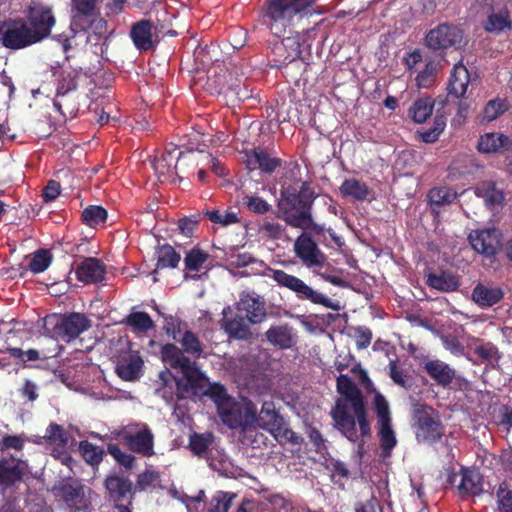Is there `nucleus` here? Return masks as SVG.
Returning <instances> with one entry per match:
<instances>
[{
  "label": "nucleus",
  "mask_w": 512,
  "mask_h": 512,
  "mask_svg": "<svg viewBox=\"0 0 512 512\" xmlns=\"http://www.w3.org/2000/svg\"><path fill=\"white\" fill-rule=\"evenodd\" d=\"M208 258L209 254L206 251L199 247H193L185 255V269L188 271L198 272Z\"/></svg>",
  "instance_id": "obj_52"
},
{
  "label": "nucleus",
  "mask_w": 512,
  "mask_h": 512,
  "mask_svg": "<svg viewBox=\"0 0 512 512\" xmlns=\"http://www.w3.org/2000/svg\"><path fill=\"white\" fill-rule=\"evenodd\" d=\"M340 192L344 196L352 197L355 200H366L370 194V189L366 183L355 178L345 179L340 186Z\"/></svg>",
  "instance_id": "obj_38"
},
{
  "label": "nucleus",
  "mask_w": 512,
  "mask_h": 512,
  "mask_svg": "<svg viewBox=\"0 0 512 512\" xmlns=\"http://www.w3.org/2000/svg\"><path fill=\"white\" fill-rule=\"evenodd\" d=\"M304 230L294 242V252L302 264L308 268L322 267L326 256L312 236Z\"/></svg>",
  "instance_id": "obj_13"
},
{
  "label": "nucleus",
  "mask_w": 512,
  "mask_h": 512,
  "mask_svg": "<svg viewBox=\"0 0 512 512\" xmlns=\"http://www.w3.org/2000/svg\"><path fill=\"white\" fill-rule=\"evenodd\" d=\"M107 452L124 468L131 469L133 467L135 457L132 454L122 451L118 444L109 443L107 445Z\"/></svg>",
  "instance_id": "obj_59"
},
{
  "label": "nucleus",
  "mask_w": 512,
  "mask_h": 512,
  "mask_svg": "<svg viewBox=\"0 0 512 512\" xmlns=\"http://www.w3.org/2000/svg\"><path fill=\"white\" fill-rule=\"evenodd\" d=\"M74 21L96 16L97 0H71Z\"/></svg>",
  "instance_id": "obj_49"
},
{
  "label": "nucleus",
  "mask_w": 512,
  "mask_h": 512,
  "mask_svg": "<svg viewBox=\"0 0 512 512\" xmlns=\"http://www.w3.org/2000/svg\"><path fill=\"white\" fill-rule=\"evenodd\" d=\"M45 438L48 441L56 443L60 446H66L68 443V435L65 429L57 423L49 424L46 429Z\"/></svg>",
  "instance_id": "obj_60"
},
{
  "label": "nucleus",
  "mask_w": 512,
  "mask_h": 512,
  "mask_svg": "<svg viewBox=\"0 0 512 512\" xmlns=\"http://www.w3.org/2000/svg\"><path fill=\"white\" fill-rule=\"evenodd\" d=\"M182 154L178 148L172 147L166 149L162 155L155 159L153 168L159 175H166L173 172L176 169L177 162L180 155Z\"/></svg>",
  "instance_id": "obj_35"
},
{
  "label": "nucleus",
  "mask_w": 512,
  "mask_h": 512,
  "mask_svg": "<svg viewBox=\"0 0 512 512\" xmlns=\"http://www.w3.org/2000/svg\"><path fill=\"white\" fill-rule=\"evenodd\" d=\"M268 432H270L280 444L290 443L292 445H300L302 443V438L299 437L292 429L287 427L284 418H282V421L277 423L276 426L271 428Z\"/></svg>",
  "instance_id": "obj_43"
},
{
  "label": "nucleus",
  "mask_w": 512,
  "mask_h": 512,
  "mask_svg": "<svg viewBox=\"0 0 512 512\" xmlns=\"http://www.w3.org/2000/svg\"><path fill=\"white\" fill-rule=\"evenodd\" d=\"M214 435L211 432L193 433L189 437V449L196 456H204L213 443Z\"/></svg>",
  "instance_id": "obj_41"
},
{
  "label": "nucleus",
  "mask_w": 512,
  "mask_h": 512,
  "mask_svg": "<svg viewBox=\"0 0 512 512\" xmlns=\"http://www.w3.org/2000/svg\"><path fill=\"white\" fill-rule=\"evenodd\" d=\"M477 148L479 152L486 154L504 153L512 150V140L502 133H486L480 137Z\"/></svg>",
  "instance_id": "obj_25"
},
{
  "label": "nucleus",
  "mask_w": 512,
  "mask_h": 512,
  "mask_svg": "<svg viewBox=\"0 0 512 512\" xmlns=\"http://www.w3.org/2000/svg\"><path fill=\"white\" fill-rule=\"evenodd\" d=\"M243 200L248 209L256 214H265L271 208V205L259 196L247 195Z\"/></svg>",
  "instance_id": "obj_64"
},
{
  "label": "nucleus",
  "mask_w": 512,
  "mask_h": 512,
  "mask_svg": "<svg viewBox=\"0 0 512 512\" xmlns=\"http://www.w3.org/2000/svg\"><path fill=\"white\" fill-rule=\"evenodd\" d=\"M312 4V0H268L264 12L265 23L273 35L281 38L293 17Z\"/></svg>",
  "instance_id": "obj_5"
},
{
  "label": "nucleus",
  "mask_w": 512,
  "mask_h": 512,
  "mask_svg": "<svg viewBox=\"0 0 512 512\" xmlns=\"http://www.w3.org/2000/svg\"><path fill=\"white\" fill-rule=\"evenodd\" d=\"M286 52L284 58H273L277 67L288 65L299 59L302 54L301 44L294 37H286L273 45L272 53Z\"/></svg>",
  "instance_id": "obj_27"
},
{
  "label": "nucleus",
  "mask_w": 512,
  "mask_h": 512,
  "mask_svg": "<svg viewBox=\"0 0 512 512\" xmlns=\"http://www.w3.org/2000/svg\"><path fill=\"white\" fill-rule=\"evenodd\" d=\"M373 407L377 415L378 424L392 422L389 404L380 392H376L374 395Z\"/></svg>",
  "instance_id": "obj_57"
},
{
  "label": "nucleus",
  "mask_w": 512,
  "mask_h": 512,
  "mask_svg": "<svg viewBox=\"0 0 512 512\" xmlns=\"http://www.w3.org/2000/svg\"><path fill=\"white\" fill-rule=\"evenodd\" d=\"M236 307L246 313L247 321L251 324H260L267 316L265 302L255 292L241 293Z\"/></svg>",
  "instance_id": "obj_16"
},
{
  "label": "nucleus",
  "mask_w": 512,
  "mask_h": 512,
  "mask_svg": "<svg viewBox=\"0 0 512 512\" xmlns=\"http://www.w3.org/2000/svg\"><path fill=\"white\" fill-rule=\"evenodd\" d=\"M462 40L463 31L459 27L447 23H441L431 29L425 37L426 46L434 51L459 47Z\"/></svg>",
  "instance_id": "obj_11"
},
{
  "label": "nucleus",
  "mask_w": 512,
  "mask_h": 512,
  "mask_svg": "<svg viewBox=\"0 0 512 512\" xmlns=\"http://www.w3.org/2000/svg\"><path fill=\"white\" fill-rule=\"evenodd\" d=\"M105 273V265L94 257L84 258L75 271L77 279L85 284L101 282L104 280Z\"/></svg>",
  "instance_id": "obj_19"
},
{
  "label": "nucleus",
  "mask_w": 512,
  "mask_h": 512,
  "mask_svg": "<svg viewBox=\"0 0 512 512\" xmlns=\"http://www.w3.org/2000/svg\"><path fill=\"white\" fill-rule=\"evenodd\" d=\"M316 194L310 183L301 182L299 188L289 185L282 190L281 218L291 227L310 230L316 235L324 232V226L313 221L312 207Z\"/></svg>",
  "instance_id": "obj_2"
},
{
  "label": "nucleus",
  "mask_w": 512,
  "mask_h": 512,
  "mask_svg": "<svg viewBox=\"0 0 512 512\" xmlns=\"http://www.w3.org/2000/svg\"><path fill=\"white\" fill-rule=\"evenodd\" d=\"M217 413L222 423L232 430L246 432L255 427L256 405L250 399L232 398Z\"/></svg>",
  "instance_id": "obj_6"
},
{
  "label": "nucleus",
  "mask_w": 512,
  "mask_h": 512,
  "mask_svg": "<svg viewBox=\"0 0 512 512\" xmlns=\"http://www.w3.org/2000/svg\"><path fill=\"white\" fill-rule=\"evenodd\" d=\"M503 297L504 292L498 286L478 283L472 291V299L480 307H491L499 303Z\"/></svg>",
  "instance_id": "obj_28"
},
{
  "label": "nucleus",
  "mask_w": 512,
  "mask_h": 512,
  "mask_svg": "<svg viewBox=\"0 0 512 512\" xmlns=\"http://www.w3.org/2000/svg\"><path fill=\"white\" fill-rule=\"evenodd\" d=\"M378 437L380 447L384 456H389L397 444L395 432L392 429L391 422L378 424Z\"/></svg>",
  "instance_id": "obj_42"
},
{
  "label": "nucleus",
  "mask_w": 512,
  "mask_h": 512,
  "mask_svg": "<svg viewBox=\"0 0 512 512\" xmlns=\"http://www.w3.org/2000/svg\"><path fill=\"white\" fill-rule=\"evenodd\" d=\"M54 76H56V94H71L77 90L80 70L61 69L59 72H54Z\"/></svg>",
  "instance_id": "obj_32"
},
{
  "label": "nucleus",
  "mask_w": 512,
  "mask_h": 512,
  "mask_svg": "<svg viewBox=\"0 0 512 512\" xmlns=\"http://www.w3.org/2000/svg\"><path fill=\"white\" fill-rule=\"evenodd\" d=\"M388 369V375L396 385L405 388L406 390L412 387L411 377L399 367L398 360H390Z\"/></svg>",
  "instance_id": "obj_56"
},
{
  "label": "nucleus",
  "mask_w": 512,
  "mask_h": 512,
  "mask_svg": "<svg viewBox=\"0 0 512 512\" xmlns=\"http://www.w3.org/2000/svg\"><path fill=\"white\" fill-rule=\"evenodd\" d=\"M230 307L223 309V318L221 320V327L230 338L236 340H249L252 337V332L246 319L241 315H234L228 317Z\"/></svg>",
  "instance_id": "obj_20"
},
{
  "label": "nucleus",
  "mask_w": 512,
  "mask_h": 512,
  "mask_svg": "<svg viewBox=\"0 0 512 512\" xmlns=\"http://www.w3.org/2000/svg\"><path fill=\"white\" fill-rule=\"evenodd\" d=\"M246 163L249 169H259L266 174L274 173L282 166V159L271 156L268 151L262 147H255L247 152Z\"/></svg>",
  "instance_id": "obj_17"
},
{
  "label": "nucleus",
  "mask_w": 512,
  "mask_h": 512,
  "mask_svg": "<svg viewBox=\"0 0 512 512\" xmlns=\"http://www.w3.org/2000/svg\"><path fill=\"white\" fill-rule=\"evenodd\" d=\"M79 451L83 459L92 467H97L103 460V448L92 444L87 440L80 441Z\"/></svg>",
  "instance_id": "obj_44"
},
{
  "label": "nucleus",
  "mask_w": 512,
  "mask_h": 512,
  "mask_svg": "<svg viewBox=\"0 0 512 512\" xmlns=\"http://www.w3.org/2000/svg\"><path fill=\"white\" fill-rule=\"evenodd\" d=\"M153 28V22L148 19H142L132 25L130 37L138 50L148 51L154 47L152 39Z\"/></svg>",
  "instance_id": "obj_26"
},
{
  "label": "nucleus",
  "mask_w": 512,
  "mask_h": 512,
  "mask_svg": "<svg viewBox=\"0 0 512 512\" xmlns=\"http://www.w3.org/2000/svg\"><path fill=\"white\" fill-rule=\"evenodd\" d=\"M5 0H0V6ZM22 17L9 18L0 24V44L10 50H21L37 44Z\"/></svg>",
  "instance_id": "obj_8"
},
{
  "label": "nucleus",
  "mask_w": 512,
  "mask_h": 512,
  "mask_svg": "<svg viewBox=\"0 0 512 512\" xmlns=\"http://www.w3.org/2000/svg\"><path fill=\"white\" fill-rule=\"evenodd\" d=\"M37 325L44 336L69 343L91 327V320L80 312L53 313L40 318Z\"/></svg>",
  "instance_id": "obj_3"
},
{
  "label": "nucleus",
  "mask_w": 512,
  "mask_h": 512,
  "mask_svg": "<svg viewBox=\"0 0 512 512\" xmlns=\"http://www.w3.org/2000/svg\"><path fill=\"white\" fill-rule=\"evenodd\" d=\"M104 484L109 500L115 503V507L131 505L134 492L133 484L128 477L116 473L110 474L106 477Z\"/></svg>",
  "instance_id": "obj_15"
},
{
  "label": "nucleus",
  "mask_w": 512,
  "mask_h": 512,
  "mask_svg": "<svg viewBox=\"0 0 512 512\" xmlns=\"http://www.w3.org/2000/svg\"><path fill=\"white\" fill-rule=\"evenodd\" d=\"M495 496L499 512H512V489L506 481L497 486Z\"/></svg>",
  "instance_id": "obj_53"
},
{
  "label": "nucleus",
  "mask_w": 512,
  "mask_h": 512,
  "mask_svg": "<svg viewBox=\"0 0 512 512\" xmlns=\"http://www.w3.org/2000/svg\"><path fill=\"white\" fill-rule=\"evenodd\" d=\"M121 436L132 452L144 457L154 455V435L147 424H142L141 428L136 431L125 430Z\"/></svg>",
  "instance_id": "obj_14"
},
{
  "label": "nucleus",
  "mask_w": 512,
  "mask_h": 512,
  "mask_svg": "<svg viewBox=\"0 0 512 512\" xmlns=\"http://www.w3.org/2000/svg\"><path fill=\"white\" fill-rule=\"evenodd\" d=\"M264 335L270 345L280 350L290 349L296 342L294 328L288 323L273 325Z\"/></svg>",
  "instance_id": "obj_22"
},
{
  "label": "nucleus",
  "mask_w": 512,
  "mask_h": 512,
  "mask_svg": "<svg viewBox=\"0 0 512 512\" xmlns=\"http://www.w3.org/2000/svg\"><path fill=\"white\" fill-rule=\"evenodd\" d=\"M426 283L433 289L445 292L454 291L459 286L458 279L448 272H441L440 274L429 273Z\"/></svg>",
  "instance_id": "obj_36"
},
{
  "label": "nucleus",
  "mask_w": 512,
  "mask_h": 512,
  "mask_svg": "<svg viewBox=\"0 0 512 512\" xmlns=\"http://www.w3.org/2000/svg\"><path fill=\"white\" fill-rule=\"evenodd\" d=\"M507 110L506 100H490L484 107L483 114L487 121H493Z\"/></svg>",
  "instance_id": "obj_63"
},
{
  "label": "nucleus",
  "mask_w": 512,
  "mask_h": 512,
  "mask_svg": "<svg viewBox=\"0 0 512 512\" xmlns=\"http://www.w3.org/2000/svg\"><path fill=\"white\" fill-rule=\"evenodd\" d=\"M201 219L202 214L200 212L180 218L177 223L180 233L186 237H192Z\"/></svg>",
  "instance_id": "obj_58"
},
{
  "label": "nucleus",
  "mask_w": 512,
  "mask_h": 512,
  "mask_svg": "<svg viewBox=\"0 0 512 512\" xmlns=\"http://www.w3.org/2000/svg\"><path fill=\"white\" fill-rule=\"evenodd\" d=\"M25 471L24 463L15 458H3L0 460V486L5 488L13 486L23 479Z\"/></svg>",
  "instance_id": "obj_24"
},
{
  "label": "nucleus",
  "mask_w": 512,
  "mask_h": 512,
  "mask_svg": "<svg viewBox=\"0 0 512 512\" xmlns=\"http://www.w3.org/2000/svg\"><path fill=\"white\" fill-rule=\"evenodd\" d=\"M236 497L234 492L217 491L209 502L208 512H228Z\"/></svg>",
  "instance_id": "obj_47"
},
{
  "label": "nucleus",
  "mask_w": 512,
  "mask_h": 512,
  "mask_svg": "<svg viewBox=\"0 0 512 512\" xmlns=\"http://www.w3.org/2000/svg\"><path fill=\"white\" fill-rule=\"evenodd\" d=\"M470 82V75L468 69L464 65H455L451 71L447 90L449 95H453L456 98H461L467 91L468 84Z\"/></svg>",
  "instance_id": "obj_29"
},
{
  "label": "nucleus",
  "mask_w": 512,
  "mask_h": 512,
  "mask_svg": "<svg viewBox=\"0 0 512 512\" xmlns=\"http://www.w3.org/2000/svg\"><path fill=\"white\" fill-rule=\"evenodd\" d=\"M123 323L136 333H146L155 326L154 321L146 312H131Z\"/></svg>",
  "instance_id": "obj_39"
},
{
  "label": "nucleus",
  "mask_w": 512,
  "mask_h": 512,
  "mask_svg": "<svg viewBox=\"0 0 512 512\" xmlns=\"http://www.w3.org/2000/svg\"><path fill=\"white\" fill-rule=\"evenodd\" d=\"M52 262V254L49 250L39 249L30 261L29 268L34 274H39L48 269Z\"/></svg>",
  "instance_id": "obj_54"
},
{
  "label": "nucleus",
  "mask_w": 512,
  "mask_h": 512,
  "mask_svg": "<svg viewBox=\"0 0 512 512\" xmlns=\"http://www.w3.org/2000/svg\"><path fill=\"white\" fill-rule=\"evenodd\" d=\"M456 198L457 193L448 187H434L428 193L430 204L436 207L451 204Z\"/></svg>",
  "instance_id": "obj_48"
},
{
  "label": "nucleus",
  "mask_w": 512,
  "mask_h": 512,
  "mask_svg": "<svg viewBox=\"0 0 512 512\" xmlns=\"http://www.w3.org/2000/svg\"><path fill=\"white\" fill-rule=\"evenodd\" d=\"M155 255L157 258V263L156 269L153 273H156L159 269H175L181 260L180 254L170 244H163L158 246L156 248Z\"/></svg>",
  "instance_id": "obj_34"
},
{
  "label": "nucleus",
  "mask_w": 512,
  "mask_h": 512,
  "mask_svg": "<svg viewBox=\"0 0 512 512\" xmlns=\"http://www.w3.org/2000/svg\"><path fill=\"white\" fill-rule=\"evenodd\" d=\"M54 490L69 507H73L84 496L83 485L74 479L61 481Z\"/></svg>",
  "instance_id": "obj_31"
},
{
  "label": "nucleus",
  "mask_w": 512,
  "mask_h": 512,
  "mask_svg": "<svg viewBox=\"0 0 512 512\" xmlns=\"http://www.w3.org/2000/svg\"><path fill=\"white\" fill-rule=\"evenodd\" d=\"M267 276L279 287L285 288L295 294L300 301H308L315 305H322L332 310H339L338 302L332 301L325 294L315 290L299 277L289 274L281 269L268 268Z\"/></svg>",
  "instance_id": "obj_4"
},
{
  "label": "nucleus",
  "mask_w": 512,
  "mask_h": 512,
  "mask_svg": "<svg viewBox=\"0 0 512 512\" xmlns=\"http://www.w3.org/2000/svg\"><path fill=\"white\" fill-rule=\"evenodd\" d=\"M82 222L89 227H96L107 219V211L98 205H89L81 214Z\"/></svg>",
  "instance_id": "obj_50"
},
{
  "label": "nucleus",
  "mask_w": 512,
  "mask_h": 512,
  "mask_svg": "<svg viewBox=\"0 0 512 512\" xmlns=\"http://www.w3.org/2000/svg\"><path fill=\"white\" fill-rule=\"evenodd\" d=\"M53 106L61 114L64 121L75 117L79 110L78 103L71 97V94H55Z\"/></svg>",
  "instance_id": "obj_40"
},
{
  "label": "nucleus",
  "mask_w": 512,
  "mask_h": 512,
  "mask_svg": "<svg viewBox=\"0 0 512 512\" xmlns=\"http://www.w3.org/2000/svg\"><path fill=\"white\" fill-rule=\"evenodd\" d=\"M423 370L438 386L443 388H448L456 377L455 369L439 359L425 361Z\"/></svg>",
  "instance_id": "obj_18"
},
{
  "label": "nucleus",
  "mask_w": 512,
  "mask_h": 512,
  "mask_svg": "<svg viewBox=\"0 0 512 512\" xmlns=\"http://www.w3.org/2000/svg\"><path fill=\"white\" fill-rule=\"evenodd\" d=\"M183 379L176 380V396L178 400L185 399L188 394L194 396H204L207 389L209 379L208 377L196 366L192 364L183 373Z\"/></svg>",
  "instance_id": "obj_12"
},
{
  "label": "nucleus",
  "mask_w": 512,
  "mask_h": 512,
  "mask_svg": "<svg viewBox=\"0 0 512 512\" xmlns=\"http://www.w3.org/2000/svg\"><path fill=\"white\" fill-rule=\"evenodd\" d=\"M437 66L432 61L426 63L425 68L416 77L417 85L421 88H429L435 82Z\"/></svg>",
  "instance_id": "obj_61"
},
{
  "label": "nucleus",
  "mask_w": 512,
  "mask_h": 512,
  "mask_svg": "<svg viewBox=\"0 0 512 512\" xmlns=\"http://www.w3.org/2000/svg\"><path fill=\"white\" fill-rule=\"evenodd\" d=\"M414 420L417 440L433 444L443 436L444 426L432 407L420 405L415 408Z\"/></svg>",
  "instance_id": "obj_9"
},
{
  "label": "nucleus",
  "mask_w": 512,
  "mask_h": 512,
  "mask_svg": "<svg viewBox=\"0 0 512 512\" xmlns=\"http://www.w3.org/2000/svg\"><path fill=\"white\" fill-rule=\"evenodd\" d=\"M336 388L346 401L336 400L331 409L334 427L352 443L370 437L371 425L361 390L346 374L337 377Z\"/></svg>",
  "instance_id": "obj_1"
},
{
  "label": "nucleus",
  "mask_w": 512,
  "mask_h": 512,
  "mask_svg": "<svg viewBox=\"0 0 512 512\" xmlns=\"http://www.w3.org/2000/svg\"><path fill=\"white\" fill-rule=\"evenodd\" d=\"M201 214L202 218L206 217L213 224L223 227L239 222L237 213L233 211L213 209L203 211Z\"/></svg>",
  "instance_id": "obj_46"
},
{
  "label": "nucleus",
  "mask_w": 512,
  "mask_h": 512,
  "mask_svg": "<svg viewBox=\"0 0 512 512\" xmlns=\"http://www.w3.org/2000/svg\"><path fill=\"white\" fill-rule=\"evenodd\" d=\"M434 99L422 97L415 100L409 109L410 118L416 123L425 122L433 113Z\"/></svg>",
  "instance_id": "obj_37"
},
{
  "label": "nucleus",
  "mask_w": 512,
  "mask_h": 512,
  "mask_svg": "<svg viewBox=\"0 0 512 512\" xmlns=\"http://www.w3.org/2000/svg\"><path fill=\"white\" fill-rule=\"evenodd\" d=\"M282 416L276 411L273 401H265L262 404L260 411L256 409L255 426L269 431L276 426L277 423L282 421Z\"/></svg>",
  "instance_id": "obj_33"
},
{
  "label": "nucleus",
  "mask_w": 512,
  "mask_h": 512,
  "mask_svg": "<svg viewBox=\"0 0 512 512\" xmlns=\"http://www.w3.org/2000/svg\"><path fill=\"white\" fill-rule=\"evenodd\" d=\"M161 359L173 369H179L183 373L194 362L184 355V352L175 344L167 343L161 348Z\"/></svg>",
  "instance_id": "obj_30"
},
{
  "label": "nucleus",
  "mask_w": 512,
  "mask_h": 512,
  "mask_svg": "<svg viewBox=\"0 0 512 512\" xmlns=\"http://www.w3.org/2000/svg\"><path fill=\"white\" fill-rule=\"evenodd\" d=\"M160 482V475L153 470H146L139 474L136 481V489L140 491L147 490L148 488H156Z\"/></svg>",
  "instance_id": "obj_62"
},
{
  "label": "nucleus",
  "mask_w": 512,
  "mask_h": 512,
  "mask_svg": "<svg viewBox=\"0 0 512 512\" xmlns=\"http://www.w3.org/2000/svg\"><path fill=\"white\" fill-rule=\"evenodd\" d=\"M204 396L209 397L214 402L217 412L233 398L228 394L223 384L219 382L211 383L210 381Z\"/></svg>",
  "instance_id": "obj_45"
},
{
  "label": "nucleus",
  "mask_w": 512,
  "mask_h": 512,
  "mask_svg": "<svg viewBox=\"0 0 512 512\" xmlns=\"http://www.w3.org/2000/svg\"><path fill=\"white\" fill-rule=\"evenodd\" d=\"M460 477L457 490L461 496L475 497L483 493V476L477 469L461 468Z\"/></svg>",
  "instance_id": "obj_23"
},
{
  "label": "nucleus",
  "mask_w": 512,
  "mask_h": 512,
  "mask_svg": "<svg viewBox=\"0 0 512 512\" xmlns=\"http://www.w3.org/2000/svg\"><path fill=\"white\" fill-rule=\"evenodd\" d=\"M180 343L182 345L183 352L196 358L200 357L203 349L199 338L194 332L190 330L185 331Z\"/></svg>",
  "instance_id": "obj_55"
},
{
  "label": "nucleus",
  "mask_w": 512,
  "mask_h": 512,
  "mask_svg": "<svg viewBox=\"0 0 512 512\" xmlns=\"http://www.w3.org/2000/svg\"><path fill=\"white\" fill-rule=\"evenodd\" d=\"M502 234L496 228L472 230L468 241L473 250L481 254L491 264L496 262V256L501 249Z\"/></svg>",
  "instance_id": "obj_10"
},
{
  "label": "nucleus",
  "mask_w": 512,
  "mask_h": 512,
  "mask_svg": "<svg viewBox=\"0 0 512 512\" xmlns=\"http://www.w3.org/2000/svg\"><path fill=\"white\" fill-rule=\"evenodd\" d=\"M485 30L491 33H500L511 27L509 13L501 11L499 13H491L486 21Z\"/></svg>",
  "instance_id": "obj_51"
},
{
  "label": "nucleus",
  "mask_w": 512,
  "mask_h": 512,
  "mask_svg": "<svg viewBox=\"0 0 512 512\" xmlns=\"http://www.w3.org/2000/svg\"><path fill=\"white\" fill-rule=\"evenodd\" d=\"M24 19L38 43L48 38L56 25L53 7L40 0H32L27 5Z\"/></svg>",
  "instance_id": "obj_7"
},
{
  "label": "nucleus",
  "mask_w": 512,
  "mask_h": 512,
  "mask_svg": "<svg viewBox=\"0 0 512 512\" xmlns=\"http://www.w3.org/2000/svg\"><path fill=\"white\" fill-rule=\"evenodd\" d=\"M144 361L138 352H130L117 363L115 371L124 381L133 382L141 377Z\"/></svg>",
  "instance_id": "obj_21"
}]
</instances>
